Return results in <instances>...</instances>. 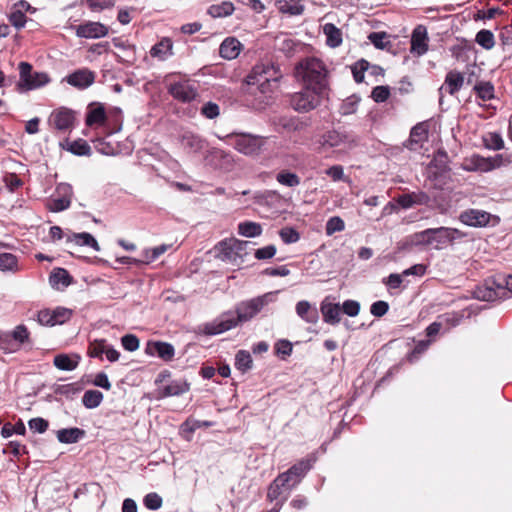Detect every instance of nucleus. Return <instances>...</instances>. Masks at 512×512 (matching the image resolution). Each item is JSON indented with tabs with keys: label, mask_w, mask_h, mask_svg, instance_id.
Segmentation results:
<instances>
[{
	"label": "nucleus",
	"mask_w": 512,
	"mask_h": 512,
	"mask_svg": "<svg viewBox=\"0 0 512 512\" xmlns=\"http://www.w3.org/2000/svg\"><path fill=\"white\" fill-rule=\"evenodd\" d=\"M279 291L268 292L263 295L241 301L235 306V313L226 311L211 322L201 324L197 332L206 336H214L229 331L239 324L252 320L265 306L274 302Z\"/></svg>",
	"instance_id": "obj_1"
},
{
	"label": "nucleus",
	"mask_w": 512,
	"mask_h": 512,
	"mask_svg": "<svg viewBox=\"0 0 512 512\" xmlns=\"http://www.w3.org/2000/svg\"><path fill=\"white\" fill-rule=\"evenodd\" d=\"M283 75L279 64L270 61L258 63L246 77L247 93L254 96L259 101V107L263 108L270 104Z\"/></svg>",
	"instance_id": "obj_2"
},
{
	"label": "nucleus",
	"mask_w": 512,
	"mask_h": 512,
	"mask_svg": "<svg viewBox=\"0 0 512 512\" xmlns=\"http://www.w3.org/2000/svg\"><path fill=\"white\" fill-rule=\"evenodd\" d=\"M294 78L304 88L323 96L329 89L328 70L322 60L316 57L301 59L294 67Z\"/></svg>",
	"instance_id": "obj_3"
},
{
	"label": "nucleus",
	"mask_w": 512,
	"mask_h": 512,
	"mask_svg": "<svg viewBox=\"0 0 512 512\" xmlns=\"http://www.w3.org/2000/svg\"><path fill=\"white\" fill-rule=\"evenodd\" d=\"M198 88L196 82L183 78L170 82L167 85V92L177 102L188 104L183 113L193 118L198 113V103L201 98Z\"/></svg>",
	"instance_id": "obj_4"
},
{
	"label": "nucleus",
	"mask_w": 512,
	"mask_h": 512,
	"mask_svg": "<svg viewBox=\"0 0 512 512\" xmlns=\"http://www.w3.org/2000/svg\"><path fill=\"white\" fill-rule=\"evenodd\" d=\"M465 233L455 228L439 227L429 228L415 233L413 243L415 245L431 246L436 250L442 249L445 245L465 237Z\"/></svg>",
	"instance_id": "obj_5"
},
{
	"label": "nucleus",
	"mask_w": 512,
	"mask_h": 512,
	"mask_svg": "<svg viewBox=\"0 0 512 512\" xmlns=\"http://www.w3.org/2000/svg\"><path fill=\"white\" fill-rule=\"evenodd\" d=\"M512 293V275L487 278L473 291V297L480 301L506 299Z\"/></svg>",
	"instance_id": "obj_6"
},
{
	"label": "nucleus",
	"mask_w": 512,
	"mask_h": 512,
	"mask_svg": "<svg viewBox=\"0 0 512 512\" xmlns=\"http://www.w3.org/2000/svg\"><path fill=\"white\" fill-rule=\"evenodd\" d=\"M223 139L244 155L258 154L264 144L262 137L249 133L232 132Z\"/></svg>",
	"instance_id": "obj_7"
},
{
	"label": "nucleus",
	"mask_w": 512,
	"mask_h": 512,
	"mask_svg": "<svg viewBox=\"0 0 512 512\" xmlns=\"http://www.w3.org/2000/svg\"><path fill=\"white\" fill-rule=\"evenodd\" d=\"M0 346L10 351H17L20 347L32 349L34 343L27 326L19 324L12 331H0Z\"/></svg>",
	"instance_id": "obj_8"
},
{
	"label": "nucleus",
	"mask_w": 512,
	"mask_h": 512,
	"mask_svg": "<svg viewBox=\"0 0 512 512\" xmlns=\"http://www.w3.org/2000/svg\"><path fill=\"white\" fill-rule=\"evenodd\" d=\"M19 82L17 90L25 92L45 86L50 82V77L45 72H32L33 67L28 62L19 63Z\"/></svg>",
	"instance_id": "obj_9"
},
{
	"label": "nucleus",
	"mask_w": 512,
	"mask_h": 512,
	"mask_svg": "<svg viewBox=\"0 0 512 512\" xmlns=\"http://www.w3.org/2000/svg\"><path fill=\"white\" fill-rule=\"evenodd\" d=\"M318 97L311 89L304 88L290 95V107L299 113L306 114L320 104Z\"/></svg>",
	"instance_id": "obj_10"
},
{
	"label": "nucleus",
	"mask_w": 512,
	"mask_h": 512,
	"mask_svg": "<svg viewBox=\"0 0 512 512\" xmlns=\"http://www.w3.org/2000/svg\"><path fill=\"white\" fill-rule=\"evenodd\" d=\"M55 192L57 197L48 201L47 208L52 212H61L68 209L73 195L72 186L68 183H59Z\"/></svg>",
	"instance_id": "obj_11"
},
{
	"label": "nucleus",
	"mask_w": 512,
	"mask_h": 512,
	"mask_svg": "<svg viewBox=\"0 0 512 512\" xmlns=\"http://www.w3.org/2000/svg\"><path fill=\"white\" fill-rule=\"evenodd\" d=\"M79 38L99 39L108 35L109 27L101 22L85 21L74 27Z\"/></svg>",
	"instance_id": "obj_12"
},
{
	"label": "nucleus",
	"mask_w": 512,
	"mask_h": 512,
	"mask_svg": "<svg viewBox=\"0 0 512 512\" xmlns=\"http://www.w3.org/2000/svg\"><path fill=\"white\" fill-rule=\"evenodd\" d=\"M320 145L325 148H339L346 149L351 148L354 145V141L349 139L346 134H342L337 130H330L325 132L320 139Z\"/></svg>",
	"instance_id": "obj_13"
},
{
	"label": "nucleus",
	"mask_w": 512,
	"mask_h": 512,
	"mask_svg": "<svg viewBox=\"0 0 512 512\" xmlns=\"http://www.w3.org/2000/svg\"><path fill=\"white\" fill-rule=\"evenodd\" d=\"M144 352L149 356H158L165 362L171 361L175 356L174 346L164 341L149 340L146 343Z\"/></svg>",
	"instance_id": "obj_14"
},
{
	"label": "nucleus",
	"mask_w": 512,
	"mask_h": 512,
	"mask_svg": "<svg viewBox=\"0 0 512 512\" xmlns=\"http://www.w3.org/2000/svg\"><path fill=\"white\" fill-rule=\"evenodd\" d=\"M288 484V470L282 472L269 486L267 499L270 502L276 501L275 505L280 510L285 501V497H281L283 491L286 490Z\"/></svg>",
	"instance_id": "obj_15"
},
{
	"label": "nucleus",
	"mask_w": 512,
	"mask_h": 512,
	"mask_svg": "<svg viewBox=\"0 0 512 512\" xmlns=\"http://www.w3.org/2000/svg\"><path fill=\"white\" fill-rule=\"evenodd\" d=\"M233 244V238H227L218 242L214 246L215 257L223 262L240 265L235 245Z\"/></svg>",
	"instance_id": "obj_16"
},
{
	"label": "nucleus",
	"mask_w": 512,
	"mask_h": 512,
	"mask_svg": "<svg viewBox=\"0 0 512 512\" xmlns=\"http://www.w3.org/2000/svg\"><path fill=\"white\" fill-rule=\"evenodd\" d=\"M492 215L484 210L467 209L459 215V220L471 227H485L489 224Z\"/></svg>",
	"instance_id": "obj_17"
},
{
	"label": "nucleus",
	"mask_w": 512,
	"mask_h": 512,
	"mask_svg": "<svg viewBox=\"0 0 512 512\" xmlns=\"http://www.w3.org/2000/svg\"><path fill=\"white\" fill-rule=\"evenodd\" d=\"M69 85L78 89H86L95 81L94 72L88 69H78L64 79Z\"/></svg>",
	"instance_id": "obj_18"
},
{
	"label": "nucleus",
	"mask_w": 512,
	"mask_h": 512,
	"mask_svg": "<svg viewBox=\"0 0 512 512\" xmlns=\"http://www.w3.org/2000/svg\"><path fill=\"white\" fill-rule=\"evenodd\" d=\"M428 140V124L420 122L416 124L410 132V137L406 147L410 150H417Z\"/></svg>",
	"instance_id": "obj_19"
},
{
	"label": "nucleus",
	"mask_w": 512,
	"mask_h": 512,
	"mask_svg": "<svg viewBox=\"0 0 512 512\" xmlns=\"http://www.w3.org/2000/svg\"><path fill=\"white\" fill-rule=\"evenodd\" d=\"M179 141L181 147L189 154L199 153L206 146V141L201 136L192 132L182 134Z\"/></svg>",
	"instance_id": "obj_20"
},
{
	"label": "nucleus",
	"mask_w": 512,
	"mask_h": 512,
	"mask_svg": "<svg viewBox=\"0 0 512 512\" xmlns=\"http://www.w3.org/2000/svg\"><path fill=\"white\" fill-rule=\"evenodd\" d=\"M74 113L67 108H61L52 112L49 121L58 130L69 129L74 122Z\"/></svg>",
	"instance_id": "obj_21"
},
{
	"label": "nucleus",
	"mask_w": 512,
	"mask_h": 512,
	"mask_svg": "<svg viewBox=\"0 0 512 512\" xmlns=\"http://www.w3.org/2000/svg\"><path fill=\"white\" fill-rule=\"evenodd\" d=\"M316 461L317 457L315 453H310L297 461L292 467H290V481L293 477H296V482H299L313 467Z\"/></svg>",
	"instance_id": "obj_22"
},
{
	"label": "nucleus",
	"mask_w": 512,
	"mask_h": 512,
	"mask_svg": "<svg viewBox=\"0 0 512 512\" xmlns=\"http://www.w3.org/2000/svg\"><path fill=\"white\" fill-rule=\"evenodd\" d=\"M190 390V383L187 380H172L169 384L158 390V399L171 396H180Z\"/></svg>",
	"instance_id": "obj_23"
},
{
	"label": "nucleus",
	"mask_w": 512,
	"mask_h": 512,
	"mask_svg": "<svg viewBox=\"0 0 512 512\" xmlns=\"http://www.w3.org/2000/svg\"><path fill=\"white\" fill-rule=\"evenodd\" d=\"M243 48L242 43L235 37L225 38L219 46V55L226 60L238 57Z\"/></svg>",
	"instance_id": "obj_24"
},
{
	"label": "nucleus",
	"mask_w": 512,
	"mask_h": 512,
	"mask_svg": "<svg viewBox=\"0 0 512 512\" xmlns=\"http://www.w3.org/2000/svg\"><path fill=\"white\" fill-rule=\"evenodd\" d=\"M428 36L427 30L424 26H417L412 33L411 37V52L417 55H423L428 50Z\"/></svg>",
	"instance_id": "obj_25"
},
{
	"label": "nucleus",
	"mask_w": 512,
	"mask_h": 512,
	"mask_svg": "<svg viewBox=\"0 0 512 512\" xmlns=\"http://www.w3.org/2000/svg\"><path fill=\"white\" fill-rule=\"evenodd\" d=\"M320 311L322 313L324 322L331 325H336L340 322L341 308L339 303H332L328 300V298H325L321 302Z\"/></svg>",
	"instance_id": "obj_26"
},
{
	"label": "nucleus",
	"mask_w": 512,
	"mask_h": 512,
	"mask_svg": "<svg viewBox=\"0 0 512 512\" xmlns=\"http://www.w3.org/2000/svg\"><path fill=\"white\" fill-rule=\"evenodd\" d=\"M150 55L161 61L166 60L173 55V42L169 37H163L159 42L154 44L150 49Z\"/></svg>",
	"instance_id": "obj_27"
},
{
	"label": "nucleus",
	"mask_w": 512,
	"mask_h": 512,
	"mask_svg": "<svg viewBox=\"0 0 512 512\" xmlns=\"http://www.w3.org/2000/svg\"><path fill=\"white\" fill-rule=\"evenodd\" d=\"M254 199L256 203L260 205H267L275 209H278L280 204L284 201L283 197L274 190L256 192Z\"/></svg>",
	"instance_id": "obj_28"
},
{
	"label": "nucleus",
	"mask_w": 512,
	"mask_h": 512,
	"mask_svg": "<svg viewBox=\"0 0 512 512\" xmlns=\"http://www.w3.org/2000/svg\"><path fill=\"white\" fill-rule=\"evenodd\" d=\"M86 435L85 430L72 427V428H64L57 431V439L60 443L64 444H74L83 439Z\"/></svg>",
	"instance_id": "obj_29"
},
{
	"label": "nucleus",
	"mask_w": 512,
	"mask_h": 512,
	"mask_svg": "<svg viewBox=\"0 0 512 512\" xmlns=\"http://www.w3.org/2000/svg\"><path fill=\"white\" fill-rule=\"evenodd\" d=\"M81 357L78 354H58L54 357L53 364L56 368L63 371H72L77 368Z\"/></svg>",
	"instance_id": "obj_30"
},
{
	"label": "nucleus",
	"mask_w": 512,
	"mask_h": 512,
	"mask_svg": "<svg viewBox=\"0 0 512 512\" xmlns=\"http://www.w3.org/2000/svg\"><path fill=\"white\" fill-rule=\"evenodd\" d=\"M106 118L105 107L102 104L91 105L86 113L85 124L89 127L102 125L105 123Z\"/></svg>",
	"instance_id": "obj_31"
},
{
	"label": "nucleus",
	"mask_w": 512,
	"mask_h": 512,
	"mask_svg": "<svg viewBox=\"0 0 512 512\" xmlns=\"http://www.w3.org/2000/svg\"><path fill=\"white\" fill-rule=\"evenodd\" d=\"M464 81V74L456 70L449 71L445 77V89L450 95H454L462 88Z\"/></svg>",
	"instance_id": "obj_32"
},
{
	"label": "nucleus",
	"mask_w": 512,
	"mask_h": 512,
	"mask_svg": "<svg viewBox=\"0 0 512 512\" xmlns=\"http://www.w3.org/2000/svg\"><path fill=\"white\" fill-rule=\"evenodd\" d=\"M297 314L306 322L316 323L319 319L318 310L307 301H300L296 305Z\"/></svg>",
	"instance_id": "obj_33"
},
{
	"label": "nucleus",
	"mask_w": 512,
	"mask_h": 512,
	"mask_svg": "<svg viewBox=\"0 0 512 512\" xmlns=\"http://www.w3.org/2000/svg\"><path fill=\"white\" fill-rule=\"evenodd\" d=\"M67 242H75L79 246H89L95 251L100 250V246L94 236L88 232L73 233L67 236Z\"/></svg>",
	"instance_id": "obj_34"
},
{
	"label": "nucleus",
	"mask_w": 512,
	"mask_h": 512,
	"mask_svg": "<svg viewBox=\"0 0 512 512\" xmlns=\"http://www.w3.org/2000/svg\"><path fill=\"white\" fill-rule=\"evenodd\" d=\"M49 282L52 287L58 286L59 284H61L64 287H67L70 284H72L73 278L66 269L55 268L50 273Z\"/></svg>",
	"instance_id": "obj_35"
},
{
	"label": "nucleus",
	"mask_w": 512,
	"mask_h": 512,
	"mask_svg": "<svg viewBox=\"0 0 512 512\" xmlns=\"http://www.w3.org/2000/svg\"><path fill=\"white\" fill-rule=\"evenodd\" d=\"M324 34L326 35V43L328 46L335 48L342 43V32L332 23H327L323 27Z\"/></svg>",
	"instance_id": "obj_36"
},
{
	"label": "nucleus",
	"mask_w": 512,
	"mask_h": 512,
	"mask_svg": "<svg viewBox=\"0 0 512 512\" xmlns=\"http://www.w3.org/2000/svg\"><path fill=\"white\" fill-rule=\"evenodd\" d=\"M235 8L232 2L223 1L220 4L211 5L207 13L213 18L227 17L233 14Z\"/></svg>",
	"instance_id": "obj_37"
},
{
	"label": "nucleus",
	"mask_w": 512,
	"mask_h": 512,
	"mask_svg": "<svg viewBox=\"0 0 512 512\" xmlns=\"http://www.w3.org/2000/svg\"><path fill=\"white\" fill-rule=\"evenodd\" d=\"M238 233L247 238H254L262 233V226L253 221H243L238 224Z\"/></svg>",
	"instance_id": "obj_38"
},
{
	"label": "nucleus",
	"mask_w": 512,
	"mask_h": 512,
	"mask_svg": "<svg viewBox=\"0 0 512 512\" xmlns=\"http://www.w3.org/2000/svg\"><path fill=\"white\" fill-rule=\"evenodd\" d=\"M82 389V385L78 382L59 384L54 387V393L65 396L67 399H73Z\"/></svg>",
	"instance_id": "obj_39"
},
{
	"label": "nucleus",
	"mask_w": 512,
	"mask_h": 512,
	"mask_svg": "<svg viewBox=\"0 0 512 512\" xmlns=\"http://www.w3.org/2000/svg\"><path fill=\"white\" fill-rule=\"evenodd\" d=\"M498 157L499 156H497L495 159H492V158H485V157H482L479 155H474L471 158V162L474 166V169H476V170L490 171L499 166Z\"/></svg>",
	"instance_id": "obj_40"
},
{
	"label": "nucleus",
	"mask_w": 512,
	"mask_h": 512,
	"mask_svg": "<svg viewBox=\"0 0 512 512\" xmlns=\"http://www.w3.org/2000/svg\"><path fill=\"white\" fill-rule=\"evenodd\" d=\"M103 393L99 390H87L82 397V404L87 409L97 408L103 401Z\"/></svg>",
	"instance_id": "obj_41"
},
{
	"label": "nucleus",
	"mask_w": 512,
	"mask_h": 512,
	"mask_svg": "<svg viewBox=\"0 0 512 512\" xmlns=\"http://www.w3.org/2000/svg\"><path fill=\"white\" fill-rule=\"evenodd\" d=\"M253 360L251 354L246 350H239L235 355V368L246 373L252 368Z\"/></svg>",
	"instance_id": "obj_42"
},
{
	"label": "nucleus",
	"mask_w": 512,
	"mask_h": 512,
	"mask_svg": "<svg viewBox=\"0 0 512 512\" xmlns=\"http://www.w3.org/2000/svg\"><path fill=\"white\" fill-rule=\"evenodd\" d=\"M476 95L483 101L492 100L494 95V86L490 81H481L473 87Z\"/></svg>",
	"instance_id": "obj_43"
},
{
	"label": "nucleus",
	"mask_w": 512,
	"mask_h": 512,
	"mask_svg": "<svg viewBox=\"0 0 512 512\" xmlns=\"http://www.w3.org/2000/svg\"><path fill=\"white\" fill-rule=\"evenodd\" d=\"M18 270V258L16 255L8 252L0 253V271L16 272Z\"/></svg>",
	"instance_id": "obj_44"
},
{
	"label": "nucleus",
	"mask_w": 512,
	"mask_h": 512,
	"mask_svg": "<svg viewBox=\"0 0 512 512\" xmlns=\"http://www.w3.org/2000/svg\"><path fill=\"white\" fill-rule=\"evenodd\" d=\"M53 326L62 325L69 321L73 315V311L69 308L58 306L55 309H50Z\"/></svg>",
	"instance_id": "obj_45"
},
{
	"label": "nucleus",
	"mask_w": 512,
	"mask_h": 512,
	"mask_svg": "<svg viewBox=\"0 0 512 512\" xmlns=\"http://www.w3.org/2000/svg\"><path fill=\"white\" fill-rule=\"evenodd\" d=\"M67 150L77 156H90L91 147L84 139H77L68 143Z\"/></svg>",
	"instance_id": "obj_46"
},
{
	"label": "nucleus",
	"mask_w": 512,
	"mask_h": 512,
	"mask_svg": "<svg viewBox=\"0 0 512 512\" xmlns=\"http://www.w3.org/2000/svg\"><path fill=\"white\" fill-rule=\"evenodd\" d=\"M475 41L486 50L492 49L495 45L494 34L486 29H482L476 34Z\"/></svg>",
	"instance_id": "obj_47"
},
{
	"label": "nucleus",
	"mask_w": 512,
	"mask_h": 512,
	"mask_svg": "<svg viewBox=\"0 0 512 512\" xmlns=\"http://www.w3.org/2000/svg\"><path fill=\"white\" fill-rule=\"evenodd\" d=\"M311 117L308 115L290 117V130L302 132L311 126Z\"/></svg>",
	"instance_id": "obj_48"
},
{
	"label": "nucleus",
	"mask_w": 512,
	"mask_h": 512,
	"mask_svg": "<svg viewBox=\"0 0 512 512\" xmlns=\"http://www.w3.org/2000/svg\"><path fill=\"white\" fill-rule=\"evenodd\" d=\"M198 111L206 119L212 120L219 116L220 107L217 103L208 101L205 102L200 109L198 108Z\"/></svg>",
	"instance_id": "obj_49"
},
{
	"label": "nucleus",
	"mask_w": 512,
	"mask_h": 512,
	"mask_svg": "<svg viewBox=\"0 0 512 512\" xmlns=\"http://www.w3.org/2000/svg\"><path fill=\"white\" fill-rule=\"evenodd\" d=\"M105 348H106V340L105 339H96L93 342H90L87 354L91 358L102 359V355L104 354Z\"/></svg>",
	"instance_id": "obj_50"
},
{
	"label": "nucleus",
	"mask_w": 512,
	"mask_h": 512,
	"mask_svg": "<svg viewBox=\"0 0 512 512\" xmlns=\"http://www.w3.org/2000/svg\"><path fill=\"white\" fill-rule=\"evenodd\" d=\"M162 503V497L155 492L148 493L143 498V504L148 510L156 511L161 508Z\"/></svg>",
	"instance_id": "obj_51"
},
{
	"label": "nucleus",
	"mask_w": 512,
	"mask_h": 512,
	"mask_svg": "<svg viewBox=\"0 0 512 512\" xmlns=\"http://www.w3.org/2000/svg\"><path fill=\"white\" fill-rule=\"evenodd\" d=\"M8 19L11 25L18 30L24 28L27 22V17L22 12V9H13L9 14Z\"/></svg>",
	"instance_id": "obj_52"
},
{
	"label": "nucleus",
	"mask_w": 512,
	"mask_h": 512,
	"mask_svg": "<svg viewBox=\"0 0 512 512\" xmlns=\"http://www.w3.org/2000/svg\"><path fill=\"white\" fill-rule=\"evenodd\" d=\"M483 140L488 149L501 150L504 147V141L498 133H489Z\"/></svg>",
	"instance_id": "obj_53"
},
{
	"label": "nucleus",
	"mask_w": 512,
	"mask_h": 512,
	"mask_svg": "<svg viewBox=\"0 0 512 512\" xmlns=\"http://www.w3.org/2000/svg\"><path fill=\"white\" fill-rule=\"evenodd\" d=\"M233 242V245H235V251L237 252V257L241 264L244 261V257L249 253L248 250L252 248L253 242L238 240L236 238H233Z\"/></svg>",
	"instance_id": "obj_54"
},
{
	"label": "nucleus",
	"mask_w": 512,
	"mask_h": 512,
	"mask_svg": "<svg viewBox=\"0 0 512 512\" xmlns=\"http://www.w3.org/2000/svg\"><path fill=\"white\" fill-rule=\"evenodd\" d=\"M368 39L378 49H384L390 44L388 35L385 32H372L369 34Z\"/></svg>",
	"instance_id": "obj_55"
},
{
	"label": "nucleus",
	"mask_w": 512,
	"mask_h": 512,
	"mask_svg": "<svg viewBox=\"0 0 512 512\" xmlns=\"http://www.w3.org/2000/svg\"><path fill=\"white\" fill-rule=\"evenodd\" d=\"M345 228V223L344 221L338 217V216H334V217H331L327 223H326V234L328 236H331L333 235L335 232H340V231H343Z\"/></svg>",
	"instance_id": "obj_56"
},
{
	"label": "nucleus",
	"mask_w": 512,
	"mask_h": 512,
	"mask_svg": "<svg viewBox=\"0 0 512 512\" xmlns=\"http://www.w3.org/2000/svg\"><path fill=\"white\" fill-rule=\"evenodd\" d=\"M369 62L361 59L352 67L353 78L357 83H361L364 80V72L368 69Z\"/></svg>",
	"instance_id": "obj_57"
},
{
	"label": "nucleus",
	"mask_w": 512,
	"mask_h": 512,
	"mask_svg": "<svg viewBox=\"0 0 512 512\" xmlns=\"http://www.w3.org/2000/svg\"><path fill=\"white\" fill-rule=\"evenodd\" d=\"M3 182L10 192H15L23 185V181L15 173H8L4 176Z\"/></svg>",
	"instance_id": "obj_58"
},
{
	"label": "nucleus",
	"mask_w": 512,
	"mask_h": 512,
	"mask_svg": "<svg viewBox=\"0 0 512 512\" xmlns=\"http://www.w3.org/2000/svg\"><path fill=\"white\" fill-rule=\"evenodd\" d=\"M123 348L129 352H134L139 348V339L134 334H126L121 338Z\"/></svg>",
	"instance_id": "obj_59"
},
{
	"label": "nucleus",
	"mask_w": 512,
	"mask_h": 512,
	"mask_svg": "<svg viewBox=\"0 0 512 512\" xmlns=\"http://www.w3.org/2000/svg\"><path fill=\"white\" fill-rule=\"evenodd\" d=\"M209 427L211 426V422L208 421H199L194 419H187L182 425L181 428L184 432L193 433L197 429L201 427Z\"/></svg>",
	"instance_id": "obj_60"
},
{
	"label": "nucleus",
	"mask_w": 512,
	"mask_h": 512,
	"mask_svg": "<svg viewBox=\"0 0 512 512\" xmlns=\"http://www.w3.org/2000/svg\"><path fill=\"white\" fill-rule=\"evenodd\" d=\"M28 425H29V428L33 432H37V433H40V434L46 432V430L49 427L48 421L46 419H44V418H41V417H36V418L30 419L29 422H28Z\"/></svg>",
	"instance_id": "obj_61"
},
{
	"label": "nucleus",
	"mask_w": 512,
	"mask_h": 512,
	"mask_svg": "<svg viewBox=\"0 0 512 512\" xmlns=\"http://www.w3.org/2000/svg\"><path fill=\"white\" fill-rule=\"evenodd\" d=\"M7 452L11 453L15 457H20L23 454H27L28 450L27 447L25 445H22L20 442L10 441L7 445V450H3L4 454Z\"/></svg>",
	"instance_id": "obj_62"
},
{
	"label": "nucleus",
	"mask_w": 512,
	"mask_h": 512,
	"mask_svg": "<svg viewBox=\"0 0 512 512\" xmlns=\"http://www.w3.org/2000/svg\"><path fill=\"white\" fill-rule=\"evenodd\" d=\"M390 96V90L388 86H376L372 90L371 97L377 103L385 102Z\"/></svg>",
	"instance_id": "obj_63"
},
{
	"label": "nucleus",
	"mask_w": 512,
	"mask_h": 512,
	"mask_svg": "<svg viewBox=\"0 0 512 512\" xmlns=\"http://www.w3.org/2000/svg\"><path fill=\"white\" fill-rule=\"evenodd\" d=\"M91 11L99 12L114 6V0H86Z\"/></svg>",
	"instance_id": "obj_64"
}]
</instances>
